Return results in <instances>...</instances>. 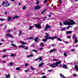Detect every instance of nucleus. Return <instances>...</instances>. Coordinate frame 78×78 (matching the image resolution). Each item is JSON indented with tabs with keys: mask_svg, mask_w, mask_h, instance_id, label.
<instances>
[{
	"mask_svg": "<svg viewBox=\"0 0 78 78\" xmlns=\"http://www.w3.org/2000/svg\"><path fill=\"white\" fill-rule=\"evenodd\" d=\"M76 76V74H74L73 75V76H74V77H75Z\"/></svg>",
	"mask_w": 78,
	"mask_h": 78,
	"instance_id": "0e129e2a",
	"label": "nucleus"
},
{
	"mask_svg": "<svg viewBox=\"0 0 78 78\" xmlns=\"http://www.w3.org/2000/svg\"><path fill=\"white\" fill-rule=\"evenodd\" d=\"M48 72H52V70H48Z\"/></svg>",
	"mask_w": 78,
	"mask_h": 78,
	"instance_id": "13d9d810",
	"label": "nucleus"
},
{
	"mask_svg": "<svg viewBox=\"0 0 78 78\" xmlns=\"http://www.w3.org/2000/svg\"><path fill=\"white\" fill-rule=\"evenodd\" d=\"M10 55V56H16V55L14 54H11Z\"/></svg>",
	"mask_w": 78,
	"mask_h": 78,
	"instance_id": "2f4dec72",
	"label": "nucleus"
},
{
	"mask_svg": "<svg viewBox=\"0 0 78 78\" xmlns=\"http://www.w3.org/2000/svg\"><path fill=\"white\" fill-rule=\"evenodd\" d=\"M38 59H39V58H37V59H35V61H38Z\"/></svg>",
	"mask_w": 78,
	"mask_h": 78,
	"instance_id": "e2e57ef3",
	"label": "nucleus"
},
{
	"mask_svg": "<svg viewBox=\"0 0 78 78\" xmlns=\"http://www.w3.org/2000/svg\"><path fill=\"white\" fill-rule=\"evenodd\" d=\"M48 2V1L47 0H45L44 1V3H47Z\"/></svg>",
	"mask_w": 78,
	"mask_h": 78,
	"instance_id": "603ef678",
	"label": "nucleus"
},
{
	"mask_svg": "<svg viewBox=\"0 0 78 78\" xmlns=\"http://www.w3.org/2000/svg\"><path fill=\"white\" fill-rule=\"evenodd\" d=\"M25 46L23 45H21V48H25Z\"/></svg>",
	"mask_w": 78,
	"mask_h": 78,
	"instance_id": "4d7b16f0",
	"label": "nucleus"
},
{
	"mask_svg": "<svg viewBox=\"0 0 78 78\" xmlns=\"http://www.w3.org/2000/svg\"><path fill=\"white\" fill-rule=\"evenodd\" d=\"M8 3V2L6 1L5 2V1H3V3H2V6H3V5H4V4L5 3Z\"/></svg>",
	"mask_w": 78,
	"mask_h": 78,
	"instance_id": "a211bd4d",
	"label": "nucleus"
},
{
	"mask_svg": "<svg viewBox=\"0 0 78 78\" xmlns=\"http://www.w3.org/2000/svg\"><path fill=\"white\" fill-rule=\"evenodd\" d=\"M75 69L77 70L78 71V66L76 65L75 66Z\"/></svg>",
	"mask_w": 78,
	"mask_h": 78,
	"instance_id": "412c9836",
	"label": "nucleus"
},
{
	"mask_svg": "<svg viewBox=\"0 0 78 78\" xmlns=\"http://www.w3.org/2000/svg\"><path fill=\"white\" fill-rule=\"evenodd\" d=\"M8 56V55H4L2 56V58H4L5 57H7Z\"/></svg>",
	"mask_w": 78,
	"mask_h": 78,
	"instance_id": "37998d69",
	"label": "nucleus"
},
{
	"mask_svg": "<svg viewBox=\"0 0 78 78\" xmlns=\"http://www.w3.org/2000/svg\"><path fill=\"white\" fill-rule=\"evenodd\" d=\"M6 50H6V49H4L3 50V52H5V51H6Z\"/></svg>",
	"mask_w": 78,
	"mask_h": 78,
	"instance_id": "8fccbe9b",
	"label": "nucleus"
},
{
	"mask_svg": "<svg viewBox=\"0 0 78 78\" xmlns=\"http://www.w3.org/2000/svg\"><path fill=\"white\" fill-rule=\"evenodd\" d=\"M32 56H33V54H32L30 55L27 56V58H30V57H32Z\"/></svg>",
	"mask_w": 78,
	"mask_h": 78,
	"instance_id": "f3484780",
	"label": "nucleus"
},
{
	"mask_svg": "<svg viewBox=\"0 0 78 78\" xmlns=\"http://www.w3.org/2000/svg\"><path fill=\"white\" fill-rule=\"evenodd\" d=\"M39 1H37L36 3H37V5H38L39 4Z\"/></svg>",
	"mask_w": 78,
	"mask_h": 78,
	"instance_id": "de8ad7c7",
	"label": "nucleus"
},
{
	"mask_svg": "<svg viewBox=\"0 0 78 78\" xmlns=\"http://www.w3.org/2000/svg\"><path fill=\"white\" fill-rule=\"evenodd\" d=\"M38 38L37 37H36L34 39V41L35 42H37V39H38Z\"/></svg>",
	"mask_w": 78,
	"mask_h": 78,
	"instance_id": "4be33fe9",
	"label": "nucleus"
},
{
	"mask_svg": "<svg viewBox=\"0 0 78 78\" xmlns=\"http://www.w3.org/2000/svg\"><path fill=\"white\" fill-rule=\"evenodd\" d=\"M41 78H47V76H44L42 77Z\"/></svg>",
	"mask_w": 78,
	"mask_h": 78,
	"instance_id": "a19ab883",
	"label": "nucleus"
},
{
	"mask_svg": "<svg viewBox=\"0 0 78 78\" xmlns=\"http://www.w3.org/2000/svg\"><path fill=\"white\" fill-rule=\"evenodd\" d=\"M24 66H28V63H26L25 65Z\"/></svg>",
	"mask_w": 78,
	"mask_h": 78,
	"instance_id": "a18cd8bd",
	"label": "nucleus"
},
{
	"mask_svg": "<svg viewBox=\"0 0 78 78\" xmlns=\"http://www.w3.org/2000/svg\"><path fill=\"white\" fill-rule=\"evenodd\" d=\"M46 36H45V37H46V39H43V41H44V42H47L48 40V39H51V40H53L55 39H57L58 38V37L57 36H55L53 37H48V34L47 33H46L45 34Z\"/></svg>",
	"mask_w": 78,
	"mask_h": 78,
	"instance_id": "f257e3e1",
	"label": "nucleus"
},
{
	"mask_svg": "<svg viewBox=\"0 0 78 78\" xmlns=\"http://www.w3.org/2000/svg\"><path fill=\"white\" fill-rule=\"evenodd\" d=\"M10 45L12 46H13V47H17V46L14 44H11Z\"/></svg>",
	"mask_w": 78,
	"mask_h": 78,
	"instance_id": "cd10ccee",
	"label": "nucleus"
},
{
	"mask_svg": "<svg viewBox=\"0 0 78 78\" xmlns=\"http://www.w3.org/2000/svg\"><path fill=\"white\" fill-rule=\"evenodd\" d=\"M34 27V26H30V27L29 28V30H31V29H32V28H33V27Z\"/></svg>",
	"mask_w": 78,
	"mask_h": 78,
	"instance_id": "aec40b11",
	"label": "nucleus"
},
{
	"mask_svg": "<svg viewBox=\"0 0 78 78\" xmlns=\"http://www.w3.org/2000/svg\"><path fill=\"white\" fill-rule=\"evenodd\" d=\"M38 58V59H39L40 61H41L42 60V58L41 57H39Z\"/></svg>",
	"mask_w": 78,
	"mask_h": 78,
	"instance_id": "e433bc0d",
	"label": "nucleus"
},
{
	"mask_svg": "<svg viewBox=\"0 0 78 78\" xmlns=\"http://www.w3.org/2000/svg\"><path fill=\"white\" fill-rule=\"evenodd\" d=\"M72 31H67L66 32V34H70L72 33Z\"/></svg>",
	"mask_w": 78,
	"mask_h": 78,
	"instance_id": "4468645a",
	"label": "nucleus"
},
{
	"mask_svg": "<svg viewBox=\"0 0 78 78\" xmlns=\"http://www.w3.org/2000/svg\"><path fill=\"white\" fill-rule=\"evenodd\" d=\"M27 39H34V37H31L30 38H28Z\"/></svg>",
	"mask_w": 78,
	"mask_h": 78,
	"instance_id": "c85d7f7f",
	"label": "nucleus"
},
{
	"mask_svg": "<svg viewBox=\"0 0 78 78\" xmlns=\"http://www.w3.org/2000/svg\"><path fill=\"white\" fill-rule=\"evenodd\" d=\"M11 5V3H8V4H5V7H8V6H9V5Z\"/></svg>",
	"mask_w": 78,
	"mask_h": 78,
	"instance_id": "2eb2a0df",
	"label": "nucleus"
},
{
	"mask_svg": "<svg viewBox=\"0 0 78 78\" xmlns=\"http://www.w3.org/2000/svg\"><path fill=\"white\" fill-rule=\"evenodd\" d=\"M16 70H20V68H19V67H17L16 68Z\"/></svg>",
	"mask_w": 78,
	"mask_h": 78,
	"instance_id": "58836bf2",
	"label": "nucleus"
},
{
	"mask_svg": "<svg viewBox=\"0 0 78 78\" xmlns=\"http://www.w3.org/2000/svg\"><path fill=\"white\" fill-rule=\"evenodd\" d=\"M74 37H75V35H74L73 36V38H74Z\"/></svg>",
	"mask_w": 78,
	"mask_h": 78,
	"instance_id": "774afa93",
	"label": "nucleus"
},
{
	"mask_svg": "<svg viewBox=\"0 0 78 78\" xmlns=\"http://www.w3.org/2000/svg\"><path fill=\"white\" fill-rule=\"evenodd\" d=\"M59 68H62V65L61 64H60L59 65Z\"/></svg>",
	"mask_w": 78,
	"mask_h": 78,
	"instance_id": "c9c22d12",
	"label": "nucleus"
},
{
	"mask_svg": "<svg viewBox=\"0 0 78 78\" xmlns=\"http://www.w3.org/2000/svg\"><path fill=\"white\" fill-rule=\"evenodd\" d=\"M47 18L46 17H45L43 18V20H45V19Z\"/></svg>",
	"mask_w": 78,
	"mask_h": 78,
	"instance_id": "6e6d98bb",
	"label": "nucleus"
},
{
	"mask_svg": "<svg viewBox=\"0 0 78 78\" xmlns=\"http://www.w3.org/2000/svg\"><path fill=\"white\" fill-rule=\"evenodd\" d=\"M66 27H65L63 28H62L61 30V31H64V30H66Z\"/></svg>",
	"mask_w": 78,
	"mask_h": 78,
	"instance_id": "7c9ffc66",
	"label": "nucleus"
},
{
	"mask_svg": "<svg viewBox=\"0 0 78 78\" xmlns=\"http://www.w3.org/2000/svg\"><path fill=\"white\" fill-rule=\"evenodd\" d=\"M69 20L70 22H68L67 21L64 22L63 23L65 25H72L75 24V22L73 21V20L69 19Z\"/></svg>",
	"mask_w": 78,
	"mask_h": 78,
	"instance_id": "f03ea898",
	"label": "nucleus"
},
{
	"mask_svg": "<svg viewBox=\"0 0 78 78\" xmlns=\"http://www.w3.org/2000/svg\"><path fill=\"white\" fill-rule=\"evenodd\" d=\"M20 43L22 44V45H26L27 44V43H25L23 41H21L20 42Z\"/></svg>",
	"mask_w": 78,
	"mask_h": 78,
	"instance_id": "9b49d317",
	"label": "nucleus"
},
{
	"mask_svg": "<svg viewBox=\"0 0 78 78\" xmlns=\"http://www.w3.org/2000/svg\"><path fill=\"white\" fill-rule=\"evenodd\" d=\"M11 19V17L9 16L8 17V19H7V20L8 22H9L10 20Z\"/></svg>",
	"mask_w": 78,
	"mask_h": 78,
	"instance_id": "5701e85b",
	"label": "nucleus"
},
{
	"mask_svg": "<svg viewBox=\"0 0 78 78\" xmlns=\"http://www.w3.org/2000/svg\"><path fill=\"white\" fill-rule=\"evenodd\" d=\"M71 27L70 26H68L67 27H66V28H68V29H69V28H70V27Z\"/></svg>",
	"mask_w": 78,
	"mask_h": 78,
	"instance_id": "09e8293b",
	"label": "nucleus"
},
{
	"mask_svg": "<svg viewBox=\"0 0 78 78\" xmlns=\"http://www.w3.org/2000/svg\"><path fill=\"white\" fill-rule=\"evenodd\" d=\"M67 55V54H66V53H64V55L65 56H66Z\"/></svg>",
	"mask_w": 78,
	"mask_h": 78,
	"instance_id": "864d4df0",
	"label": "nucleus"
},
{
	"mask_svg": "<svg viewBox=\"0 0 78 78\" xmlns=\"http://www.w3.org/2000/svg\"><path fill=\"white\" fill-rule=\"evenodd\" d=\"M67 37L68 38V39H70L71 38V37L70 36H67Z\"/></svg>",
	"mask_w": 78,
	"mask_h": 78,
	"instance_id": "49530a36",
	"label": "nucleus"
},
{
	"mask_svg": "<svg viewBox=\"0 0 78 78\" xmlns=\"http://www.w3.org/2000/svg\"><path fill=\"white\" fill-rule=\"evenodd\" d=\"M40 50H43V48H41L40 49Z\"/></svg>",
	"mask_w": 78,
	"mask_h": 78,
	"instance_id": "69168bd1",
	"label": "nucleus"
},
{
	"mask_svg": "<svg viewBox=\"0 0 78 78\" xmlns=\"http://www.w3.org/2000/svg\"><path fill=\"white\" fill-rule=\"evenodd\" d=\"M5 19H2V18H0V21H4Z\"/></svg>",
	"mask_w": 78,
	"mask_h": 78,
	"instance_id": "473e14b6",
	"label": "nucleus"
},
{
	"mask_svg": "<svg viewBox=\"0 0 78 78\" xmlns=\"http://www.w3.org/2000/svg\"><path fill=\"white\" fill-rule=\"evenodd\" d=\"M60 76H62V78H66V77L64 76V75H62V73L60 74Z\"/></svg>",
	"mask_w": 78,
	"mask_h": 78,
	"instance_id": "b1692460",
	"label": "nucleus"
},
{
	"mask_svg": "<svg viewBox=\"0 0 78 78\" xmlns=\"http://www.w3.org/2000/svg\"><path fill=\"white\" fill-rule=\"evenodd\" d=\"M19 17L20 16H17V15L16 16L13 17L12 19L13 20H14V19H18V18H19Z\"/></svg>",
	"mask_w": 78,
	"mask_h": 78,
	"instance_id": "6e6552de",
	"label": "nucleus"
},
{
	"mask_svg": "<svg viewBox=\"0 0 78 78\" xmlns=\"http://www.w3.org/2000/svg\"><path fill=\"white\" fill-rule=\"evenodd\" d=\"M75 49H73L71 50V51H72V52L74 51H75Z\"/></svg>",
	"mask_w": 78,
	"mask_h": 78,
	"instance_id": "338daca9",
	"label": "nucleus"
},
{
	"mask_svg": "<svg viewBox=\"0 0 78 78\" xmlns=\"http://www.w3.org/2000/svg\"><path fill=\"white\" fill-rule=\"evenodd\" d=\"M56 51V49H52L49 51V52L50 53H52V52H53V51Z\"/></svg>",
	"mask_w": 78,
	"mask_h": 78,
	"instance_id": "ddd939ff",
	"label": "nucleus"
},
{
	"mask_svg": "<svg viewBox=\"0 0 78 78\" xmlns=\"http://www.w3.org/2000/svg\"><path fill=\"white\" fill-rule=\"evenodd\" d=\"M45 11H46V9L44 10V11H42V12H41V14H44V12H45Z\"/></svg>",
	"mask_w": 78,
	"mask_h": 78,
	"instance_id": "bb28decb",
	"label": "nucleus"
},
{
	"mask_svg": "<svg viewBox=\"0 0 78 78\" xmlns=\"http://www.w3.org/2000/svg\"><path fill=\"white\" fill-rule=\"evenodd\" d=\"M53 61H58V59H56V58H54L52 59Z\"/></svg>",
	"mask_w": 78,
	"mask_h": 78,
	"instance_id": "f704fd0d",
	"label": "nucleus"
},
{
	"mask_svg": "<svg viewBox=\"0 0 78 78\" xmlns=\"http://www.w3.org/2000/svg\"><path fill=\"white\" fill-rule=\"evenodd\" d=\"M6 36H8V37H10L11 38H13L14 37H13V36L9 34H7Z\"/></svg>",
	"mask_w": 78,
	"mask_h": 78,
	"instance_id": "0eeeda50",
	"label": "nucleus"
},
{
	"mask_svg": "<svg viewBox=\"0 0 78 78\" xmlns=\"http://www.w3.org/2000/svg\"><path fill=\"white\" fill-rule=\"evenodd\" d=\"M24 49L25 50H28V47H26V48H24Z\"/></svg>",
	"mask_w": 78,
	"mask_h": 78,
	"instance_id": "c03bdc74",
	"label": "nucleus"
},
{
	"mask_svg": "<svg viewBox=\"0 0 78 78\" xmlns=\"http://www.w3.org/2000/svg\"><path fill=\"white\" fill-rule=\"evenodd\" d=\"M45 28L44 29V31H46L48 29V28H51V26H49L48 24H46V26H45Z\"/></svg>",
	"mask_w": 78,
	"mask_h": 78,
	"instance_id": "20e7f679",
	"label": "nucleus"
},
{
	"mask_svg": "<svg viewBox=\"0 0 78 78\" xmlns=\"http://www.w3.org/2000/svg\"><path fill=\"white\" fill-rule=\"evenodd\" d=\"M41 44V46H43L44 45V43H41L40 44Z\"/></svg>",
	"mask_w": 78,
	"mask_h": 78,
	"instance_id": "ea45409f",
	"label": "nucleus"
},
{
	"mask_svg": "<svg viewBox=\"0 0 78 78\" xmlns=\"http://www.w3.org/2000/svg\"><path fill=\"white\" fill-rule=\"evenodd\" d=\"M27 9V7L25 6H23L22 8V9H23V10H25V9Z\"/></svg>",
	"mask_w": 78,
	"mask_h": 78,
	"instance_id": "6ab92c4d",
	"label": "nucleus"
},
{
	"mask_svg": "<svg viewBox=\"0 0 78 78\" xmlns=\"http://www.w3.org/2000/svg\"><path fill=\"white\" fill-rule=\"evenodd\" d=\"M61 63V61L57 62H55V63H53V64H51L50 65V66L51 67L55 68V67H59V66H58V65L60 64Z\"/></svg>",
	"mask_w": 78,
	"mask_h": 78,
	"instance_id": "7ed1b4c3",
	"label": "nucleus"
},
{
	"mask_svg": "<svg viewBox=\"0 0 78 78\" xmlns=\"http://www.w3.org/2000/svg\"><path fill=\"white\" fill-rule=\"evenodd\" d=\"M30 16V13L28 12L27 13L26 16L27 17H29Z\"/></svg>",
	"mask_w": 78,
	"mask_h": 78,
	"instance_id": "393cba45",
	"label": "nucleus"
},
{
	"mask_svg": "<svg viewBox=\"0 0 78 78\" xmlns=\"http://www.w3.org/2000/svg\"><path fill=\"white\" fill-rule=\"evenodd\" d=\"M59 3H61L62 2H61V0H59Z\"/></svg>",
	"mask_w": 78,
	"mask_h": 78,
	"instance_id": "680f3d73",
	"label": "nucleus"
},
{
	"mask_svg": "<svg viewBox=\"0 0 78 78\" xmlns=\"http://www.w3.org/2000/svg\"><path fill=\"white\" fill-rule=\"evenodd\" d=\"M32 51H34L36 53H37V50H34Z\"/></svg>",
	"mask_w": 78,
	"mask_h": 78,
	"instance_id": "79ce46f5",
	"label": "nucleus"
},
{
	"mask_svg": "<svg viewBox=\"0 0 78 78\" xmlns=\"http://www.w3.org/2000/svg\"><path fill=\"white\" fill-rule=\"evenodd\" d=\"M30 69L32 70H34V68H33V66H30Z\"/></svg>",
	"mask_w": 78,
	"mask_h": 78,
	"instance_id": "72a5a7b5",
	"label": "nucleus"
},
{
	"mask_svg": "<svg viewBox=\"0 0 78 78\" xmlns=\"http://www.w3.org/2000/svg\"><path fill=\"white\" fill-rule=\"evenodd\" d=\"M62 67H63V68H64V69H67V65H62Z\"/></svg>",
	"mask_w": 78,
	"mask_h": 78,
	"instance_id": "f8f14e48",
	"label": "nucleus"
},
{
	"mask_svg": "<svg viewBox=\"0 0 78 78\" xmlns=\"http://www.w3.org/2000/svg\"><path fill=\"white\" fill-rule=\"evenodd\" d=\"M57 39H58V41H62V40H61V39L59 38H58Z\"/></svg>",
	"mask_w": 78,
	"mask_h": 78,
	"instance_id": "4c0bfd02",
	"label": "nucleus"
},
{
	"mask_svg": "<svg viewBox=\"0 0 78 78\" xmlns=\"http://www.w3.org/2000/svg\"><path fill=\"white\" fill-rule=\"evenodd\" d=\"M44 63H41L39 64V65L38 66V67H42V66H43V65H44Z\"/></svg>",
	"mask_w": 78,
	"mask_h": 78,
	"instance_id": "1a4fd4ad",
	"label": "nucleus"
},
{
	"mask_svg": "<svg viewBox=\"0 0 78 78\" xmlns=\"http://www.w3.org/2000/svg\"><path fill=\"white\" fill-rule=\"evenodd\" d=\"M35 26L37 28H41V26L40 24H35Z\"/></svg>",
	"mask_w": 78,
	"mask_h": 78,
	"instance_id": "39448f33",
	"label": "nucleus"
},
{
	"mask_svg": "<svg viewBox=\"0 0 78 78\" xmlns=\"http://www.w3.org/2000/svg\"><path fill=\"white\" fill-rule=\"evenodd\" d=\"M34 8L36 10H37L38 9H39L41 8V6L39 5H37Z\"/></svg>",
	"mask_w": 78,
	"mask_h": 78,
	"instance_id": "423d86ee",
	"label": "nucleus"
},
{
	"mask_svg": "<svg viewBox=\"0 0 78 78\" xmlns=\"http://www.w3.org/2000/svg\"><path fill=\"white\" fill-rule=\"evenodd\" d=\"M11 31V30H7V32H10Z\"/></svg>",
	"mask_w": 78,
	"mask_h": 78,
	"instance_id": "052dcab7",
	"label": "nucleus"
},
{
	"mask_svg": "<svg viewBox=\"0 0 78 78\" xmlns=\"http://www.w3.org/2000/svg\"><path fill=\"white\" fill-rule=\"evenodd\" d=\"M63 41V42H65V44H69V42H65V41Z\"/></svg>",
	"mask_w": 78,
	"mask_h": 78,
	"instance_id": "5fc2aeb1",
	"label": "nucleus"
},
{
	"mask_svg": "<svg viewBox=\"0 0 78 78\" xmlns=\"http://www.w3.org/2000/svg\"><path fill=\"white\" fill-rule=\"evenodd\" d=\"M10 78V74H9L8 75H7L5 77V78Z\"/></svg>",
	"mask_w": 78,
	"mask_h": 78,
	"instance_id": "a878e982",
	"label": "nucleus"
},
{
	"mask_svg": "<svg viewBox=\"0 0 78 78\" xmlns=\"http://www.w3.org/2000/svg\"><path fill=\"white\" fill-rule=\"evenodd\" d=\"M28 71H29V70H28V69H27V70H25V71H24V72H28Z\"/></svg>",
	"mask_w": 78,
	"mask_h": 78,
	"instance_id": "3c124183",
	"label": "nucleus"
},
{
	"mask_svg": "<svg viewBox=\"0 0 78 78\" xmlns=\"http://www.w3.org/2000/svg\"><path fill=\"white\" fill-rule=\"evenodd\" d=\"M77 42H78V40H77V37H75V44H77Z\"/></svg>",
	"mask_w": 78,
	"mask_h": 78,
	"instance_id": "dca6fc26",
	"label": "nucleus"
},
{
	"mask_svg": "<svg viewBox=\"0 0 78 78\" xmlns=\"http://www.w3.org/2000/svg\"><path fill=\"white\" fill-rule=\"evenodd\" d=\"M9 65L10 66H13V63L12 62H10L9 63Z\"/></svg>",
	"mask_w": 78,
	"mask_h": 78,
	"instance_id": "c756f323",
	"label": "nucleus"
},
{
	"mask_svg": "<svg viewBox=\"0 0 78 78\" xmlns=\"http://www.w3.org/2000/svg\"><path fill=\"white\" fill-rule=\"evenodd\" d=\"M18 48H22V45L19 46H18Z\"/></svg>",
	"mask_w": 78,
	"mask_h": 78,
	"instance_id": "bf43d9fd",
	"label": "nucleus"
},
{
	"mask_svg": "<svg viewBox=\"0 0 78 78\" xmlns=\"http://www.w3.org/2000/svg\"><path fill=\"white\" fill-rule=\"evenodd\" d=\"M22 32V30H20L19 31V36H21V34Z\"/></svg>",
	"mask_w": 78,
	"mask_h": 78,
	"instance_id": "9d476101",
	"label": "nucleus"
}]
</instances>
